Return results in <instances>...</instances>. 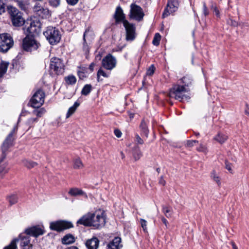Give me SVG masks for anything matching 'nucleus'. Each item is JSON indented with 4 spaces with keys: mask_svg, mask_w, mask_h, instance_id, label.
<instances>
[{
    "mask_svg": "<svg viewBox=\"0 0 249 249\" xmlns=\"http://www.w3.org/2000/svg\"><path fill=\"white\" fill-rule=\"evenodd\" d=\"M188 91V89H186L184 86L175 85L170 90L169 93V96L179 101H182L184 100H187L189 98L188 96L185 95V93Z\"/></svg>",
    "mask_w": 249,
    "mask_h": 249,
    "instance_id": "nucleus-3",
    "label": "nucleus"
},
{
    "mask_svg": "<svg viewBox=\"0 0 249 249\" xmlns=\"http://www.w3.org/2000/svg\"><path fill=\"white\" fill-rule=\"evenodd\" d=\"M13 141V132H12L8 135L3 143L2 145V150L3 152L6 151L8 147L12 145Z\"/></svg>",
    "mask_w": 249,
    "mask_h": 249,
    "instance_id": "nucleus-21",
    "label": "nucleus"
},
{
    "mask_svg": "<svg viewBox=\"0 0 249 249\" xmlns=\"http://www.w3.org/2000/svg\"><path fill=\"white\" fill-rule=\"evenodd\" d=\"M83 164L81 160L79 159H76L73 161V167L75 169H80L83 167Z\"/></svg>",
    "mask_w": 249,
    "mask_h": 249,
    "instance_id": "nucleus-37",
    "label": "nucleus"
},
{
    "mask_svg": "<svg viewBox=\"0 0 249 249\" xmlns=\"http://www.w3.org/2000/svg\"><path fill=\"white\" fill-rule=\"evenodd\" d=\"M225 164L226 169H227L231 173H232L233 170L232 169V164L227 160L225 161Z\"/></svg>",
    "mask_w": 249,
    "mask_h": 249,
    "instance_id": "nucleus-45",
    "label": "nucleus"
},
{
    "mask_svg": "<svg viewBox=\"0 0 249 249\" xmlns=\"http://www.w3.org/2000/svg\"><path fill=\"white\" fill-rule=\"evenodd\" d=\"M75 241L74 236L71 234H68L64 236L62 239V243L63 244H70Z\"/></svg>",
    "mask_w": 249,
    "mask_h": 249,
    "instance_id": "nucleus-23",
    "label": "nucleus"
},
{
    "mask_svg": "<svg viewBox=\"0 0 249 249\" xmlns=\"http://www.w3.org/2000/svg\"><path fill=\"white\" fill-rule=\"evenodd\" d=\"M140 221L141 227H142L143 231L145 232H147V221L145 220L142 219V218H141Z\"/></svg>",
    "mask_w": 249,
    "mask_h": 249,
    "instance_id": "nucleus-42",
    "label": "nucleus"
},
{
    "mask_svg": "<svg viewBox=\"0 0 249 249\" xmlns=\"http://www.w3.org/2000/svg\"><path fill=\"white\" fill-rule=\"evenodd\" d=\"M34 12L41 18H47L49 15V11L47 7L39 3L36 4L33 8Z\"/></svg>",
    "mask_w": 249,
    "mask_h": 249,
    "instance_id": "nucleus-15",
    "label": "nucleus"
},
{
    "mask_svg": "<svg viewBox=\"0 0 249 249\" xmlns=\"http://www.w3.org/2000/svg\"><path fill=\"white\" fill-rule=\"evenodd\" d=\"M18 242V239H14L10 243V244L5 246L3 249H17V243Z\"/></svg>",
    "mask_w": 249,
    "mask_h": 249,
    "instance_id": "nucleus-29",
    "label": "nucleus"
},
{
    "mask_svg": "<svg viewBox=\"0 0 249 249\" xmlns=\"http://www.w3.org/2000/svg\"><path fill=\"white\" fill-rule=\"evenodd\" d=\"M8 170L5 165H0V174H4L8 172Z\"/></svg>",
    "mask_w": 249,
    "mask_h": 249,
    "instance_id": "nucleus-47",
    "label": "nucleus"
},
{
    "mask_svg": "<svg viewBox=\"0 0 249 249\" xmlns=\"http://www.w3.org/2000/svg\"><path fill=\"white\" fill-rule=\"evenodd\" d=\"M198 142L196 140H188L187 141V145L188 147H192L194 146V143H198Z\"/></svg>",
    "mask_w": 249,
    "mask_h": 249,
    "instance_id": "nucleus-52",
    "label": "nucleus"
},
{
    "mask_svg": "<svg viewBox=\"0 0 249 249\" xmlns=\"http://www.w3.org/2000/svg\"><path fill=\"white\" fill-rule=\"evenodd\" d=\"M142 156V153L139 147H136L134 150L133 156L135 160H138Z\"/></svg>",
    "mask_w": 249,
    "mask_h": 249,
    "instance_id": "nucleus-35",
    "label": "nucleus"
},
{
    "mask_svg": "<svg viewBox=\"0 0 249 249\" xmlns=\"http://www.w3.org/2000/svg\"><path fill=\"white\" fill-rule=\"evenodd\" d=\"M45 93L41 89L37 90L33 95L30 100L31 105L33 107L38 108L44 102Z\"/></svg>",
    "mask_w": 249,
    "mask_h": 249,
    "instance_id": "nucleus-8",
    "label": "nucleus"
},
{
    "mask_svg": "<svg viewBox=\"0 0 249 249\" xmlns=\"http://www.w3.org/2000/svg\"><path fill=\"white\" fill-rule=\"evenodd\" d=\"M17 3L18 6L21 10L24 11H26L27 10L28 8V4L25 2L20 0H17Z\"/></svg>",
    "mask_w": 249,
    "mask_h": 249,
    "instance_id": "nucleus-38",
    "label": "nucleus"
},
{
    "mask_svg": "<svg viewBox=\"0 0 249 249\" xmlns=\"http://www.w3.org/2000/svg\"><path fill=\"white\" fill-rule=\"evenodd\" d=\"M88 249H97L99 246V240L96 237H93L88 240L86 243Z\"/></svg>",
    "mask_w": 249,
    "mask_h": 249,
    "instance_id": "nucleus-19",
    "label": "nucleus"
},
{
    "mask_svg": "<svg viewBox=\"0 0 249 249\" xmlns=\"http://www.w3.org/2000/svg\"><path fill=\"white\" fill-rule=\"evenodd\" d=\"M181 80L185 86H189L191 85L192 82V78L189 75H186L184 76Z\"/></svg>",
    "mask_w": 249,
    "mask_h": 249,
    "instance_id": "nucleus-31",
    "label": "nucleus"
},
{
    "mask_svg": "<svg viewBox=\"0 0 249 249\" xmlns=\"http://www.w3.org/2000/svg\"><path fill=\"white\" fill-rule=\"evenodd\" d=\"M155 71V68L154 65H152L150 66L148 69L147 71L146 74L148 75H152L154 74Z\"/></svg>",
    "mask_w": 249,
    "mask_h": 249,
    "instance_id": "nucleus-44",
    "label": "nucleus"
},
{
    "mask_svg": "<svg viewBox=\"0 0 249 249\" xmlns=\"http://www.w3.org/2000/svg\"><path fill=\"white\" fill-rule=\"evenodd\" d=\"M38 120L37 118H30L28 119V120L27 122V124L29 125H31L34 122H37Z\"/></svg>",
    "mask_w": 249,
    "mask_h": 249,
    "instance_id": "nucleus-54",
    "label": "nucleus"
},
{
    "mask_svg": "<svg viewBox=\"0 0 249 249\" xmlns=\"http://www.w3.org/2000/svg\"><path fill=\"white\" fill-rule=\"evenodd\" d=\"M91 89V85L87 84V85H85L84 87V88H83L82 91H81V93L83 95H87L90 93Z\"/></svg>",
    "mask_w": 249,
    "mask_h": 249,
    "instance_id": "nucleus-33",
    "label": "nucleus"
},
{
    "mask_svg": "<svg viewBox=\"0 0 249 249\" xmlns=\"http://www.w3.org/2000/svg\"><path fill=\"white\" fill-rule=\"evenodd\" d=\"M9 11L14 26L19 27L23 25L24 20L22 17L21 13L17 8L11 7L9 8Z\"/></svg>",
    "mask_w": 249,
    "mask_h": 249,
    "instance_id": "nucleus-6",
    "label": "nucleus"
},
{
    "mask_svg": "<svg viewBox=\"0 0 249 249\" xmlns=\"http://www.w3.org/2000/svg\"><path fill=\"white\" fill-rule=\"evenodd\" d=\"M105 222V217L102 212L101 213H89L79 219L77 223L99 229L104 226Z\"/></svg>",
    "mask_w": 249,
    "mask_h": 249,
    "instance_id": "nucleus-1",
    "label": "nucleus"
},
{
    "mask_svg": "<svg viewBox=\"0 0 249 249\" xmlns=\"http://www.w3.org/2000/svg\"><path fill=\"white\" fill-rule=\"evenodd\" d=\"M161 36L159 33H156L155 35L154 39L152 41L153 44L155 46L159 45L160 40Z\"/></svg>",
    "mask_w": 249,
    "mask_h": 249,
    "instance_id": "nucleus-39",
    "label": "nucleus"
},
{
    "mask_svg": "<svg viewBox=\"0 0 249 249\" xmlns=\"http://www.w3.org/2000/svg\"><path fill=\"white\" fill-rule=\"evenodd\" d=\"M78 76L80 79L83 78L85 77L84 73L82 71H78Z\"/></svg>",
    "mask_w": 249,
    "mask_h": 249,
    "instance_id": "nucleus-60",
    "label": "nucleus"
},
{
    "mask_svg": "<svg viewBox=\"0 0 249 249\" xmlns=\"http://www.w3.org/2000/svg\"><path fill=\"white\" fill-rule=\"evenodd\" d=\"M43 234V230L39 226H34L26 229L25 233H21L18 237L20 245L22 249H33V245L30 243V235L38 236Z\"/></svg>",
    "mask_w": 249,
    "mask_h": 249,
    "instance_id": "nucleus-2",
    "label": "nucleus"
},
{
    "mask_svg": "<svg viewBox=\"0 0 249 249\" xmlns=\"http://www.w3.org/2000/svg\"><path fill=\"white\" fill-rule=\"evenodd\" d=\"M197 151L202 152L203 153H206L207 152V147L202 144H200V146L197 148Z\"/></svg>",
    "mask_w": 249,
    "mask_h": 249,
    "instance_id": "nucleus-49",
    "label": "nucleus"
},
{
    "mask_svg": "<svg viewBox=\"0 0 249 249\" xmlns=\"http://www.w3.org/2000/svg\"><path fill=\"white\" fill-rule=\"evenodd\" d=\"M136 140L137 142L139 144H142L143 143V141L138 134L136 135Z\"/></svg>",
    "mask_w": 249,
    "mask_h": 249,
    "instance_id": "nucleus-55",
    "label": "nucleus"
},
{
    "mask_svg": "<svg viewBox=\"0 0 249 249\" xmlns=\"http://www.w3.org/2000/svg\"><path fill=\"white\" fill-rule=\"evenodd\" d=\"M231 245L232 246V248L233 249H238L237 247H236V246L235 245V244L234 243L232 242Z\"/></svg>",
    "mask_w": 249,
    "mask_h": 249,
    "instance_id": "nucleus-64",
    "label": "nucleus"
},
{
    "mask_svg": "<svg viewBox=\"0 0 249 249\" xmlns=\"http://www.w3.org/2000/svg\"><path fill=\"white\" fill-rule=\"evenodd\" d=\"M45 112L46 110L43 107L39 109H35L33 111V113L36 115L38 117H41Z\"/></svg>",
    "mask_w": 249,
    "mask_h": 249,
    "instance_id": "nucleus-34",
    "label": "nucleus"
},
{
    "mask_svg": "<svg viewBox=\"0 0 249 249\" xmlns=\"http://www.w3.org/2000/svg\"><path fill=\"white\" fill-rule=\"evenodd\" d=\"M7 199L11 205L16 203L18 201V197L15 195H12L9 196Z\"/></svg>",
    "mask_w": 249,
    "mask_h": 249,
    "instance_id": "nucleus-36",
    "label": "nucleus"
},
{
    "mask_svg": "<svg viewBox=\"0 0 249 249\" xmlns=\"http://www.w3.org/2000/svg\"><path fill=\"white\" fill-rule=\"evenodd\" d=\"M245 113L247 115L249 116V106L247 105V109L245 110Z\"/></svg>",
    "mask_w": 249,
    "mask_h": 249,
    "instance_id": "nucleus-62",
    "label": "nucleus"
},
{
    "mask_svg": "<svg viewBox=\"0 0 249 249\" xmlns=\"http://www.w3.org/2000/svg\"><path fill=\"white\" fill-rule=\"evenodd\" d=\"M13 141V132H12L8 135L3 143L2 145V150L3 152L6 151L8 147L12 145Z\"/></svg>",
    "mask_w": 249,
    "mask_h": 249,
    "instance_id": "nucleus-20",
    "label": "nucleus"
},
{
    "mask_svg": "<svg viewBox=\"0 0 249 249\" xmlns=\"http://www.w3.org/2000/svg\"><path fill=\"white\" fill-rule=\"evenodd\" d=\"M40 44L32 36H27L23 40L22 46L26 51H32L36 50Z\"/></svg>",
    "mask_w": 249,
    "mask_h": 249,
    "instance_id": "nucleus-10",
    "label": "nucleus"
},
{
    "mask_svg": "<svg viewBox=\"0 0 249 249\" xmlns=\"http://www.w3.org/2000/svg\"><path fill=\"white\" fill-rule=\"evenodd\" d=\"M211 9L215 13L217 17H220V12L215 4L213 3L211 5Z\"/></svg>",
    "mask_w": 249,
    "mask_h": 249,
    "instance_id": "nucleus-43",
    "label": "nucleus"
},
{
    "mask_svg": "<svg viewBox=\"0 0 249 249\" xmlns=\"http://www.w3.org/2000/svg\"><path fill=\"white\" fill-rule=\"evenodd\" d=\"M79 105L80 104L79 103L77 102H75L74 105L69 108L67 113L66 118H68L72 115L75 112Z\"/></svg>",
    "mask_w": 249,
    "mask_h": 249,
    "instance_id": "nucleus-24",
    "label": "nucleus"
},
{
    "mask_svg": "<svg viewBox=\"0 0 249 249\" xmlns=\"http://www.w3.org/2000/svg\"><path fill=\"white\" fill-rule=\"evenodd\" d=\"M113 17L115 19L116 23L121 21L124 23V21L126 20L125 19V15L123 12V9L120 6L117 7Z\"/></svg>",
    "mask_w": 249,
    "mask_h": 249,
    "instance_id": "nucleus-17",
    "label": "nucleus"
},
{
    "mask_svg": "<svg viewBox=\"0 0 249 249\" xmlns=\"http://www.w3.org/2000/svg\"><path fill=\"white\" fill-rule=\"evenodd\" d=\"M79 0H66L67 3L71 5H75Z\"/></svg>",
    "mask_w": 249,
    "mask_h": 249,
    "instance_id": "nucleus-56",
    "label": "nucleus"
},
{
    "mask_svg": "<svg viewBox=\"0 0 249 249\" xmlns=\"http://www.w3.org/2000/svg\"><path fill=\"white\" fill-rule=\"evenodd\" d=\"M140 128L142 133L147 137L148 136L149 130L147 128V125L144 120H142L140 124Z\"/></svg>",
    "mask_w": 249,
    "mask_h": 249,
    "instance_id": "nucleus-27",
    "label": "nucleus"
},
{
    "mask_svg": "<svg viewBox=\"0 0 249 249\" xmlns=\"http://www.w3.org/2000/svg\"><path fill=\"white\" fill-rule=\"evenodd\" d=\"M69 194L71 196H86L85 193L81 189L77 188H71L68 192Z\"/></svg>",
    "mask_w": 249,
    "mask_h": 249,
    "instance_id": "nucleus-22",
    "label": "nucleus"
},
{
    "mask_svg": "<svg viewBox=\"0 0 249 249\" xmlns=\"http://www.w3.org/2000/svg\"><path fill=\"white\" fill-rule=\"evenodd\" d=\"M179 6V2L177 0H168L166 7L162 15V18L169 16L177 11Z\"/></svg>",
    "mask_w": 249,
    "mask_h": 249,
    "instance_id": "nucleus-12",
    "label": "nucleus"
},
{
    "mask_svg": "<svg viewBox=\"0 0 249 249\" xmlns=\"http://www.w3.org/2000/svg\"><path fill=\"white\" fill-rule=\"evenodd\" d=\"M35 22H31L30 23V27H28V29H27V30L29 33L32 34L36 31L35 29H33L34 28H35Z\"/></svg>",
    "mask_w": 249,
    "mask_h": 249,
    "instance_id": "nucleus-50",
    "label": "nucleus"
},
{
    "mask_svg": "<svg viewBox=\"0 0 249 249\" xmlns=\"http://www.w3.org/2000/svg\"><path fill=\"white\" fill-rule=\"evenodd\" d=\"M65 249H78L77 247L72 246L68 247V248H66Z\"/></svg>",
    "mask_w": 249,
    "mask_h": 249,
    "instance_id": "nucleus-63",
    "label": "nucleus"
},
{
    "mask_svg": "<svg viewBox=\"0 0 249 249\" xmlns=\"http://www.w3.org/2000/svg\"><path fill=\"white\" fill-rule=\"evenodd\" d=\"M23 164L29 168L34 167L36 165V162L28 160H23Z\"/></svg>",
    "mask_w": 249,
    "mask_h": 249,
    "instance_id": "nucleus-40",
    "label": "nucleus"
},
{
    "mask_svg": "<svg viewBox=\"0 0 249 249\" xmlns=\"http://www.w3.org/2000/svg\"><path fill=\"white\" fill-rule=\"evenodd\" d=\"M65 80L69 85H74L76 82V78L74 75H70L65 77Z\"/></svg>",
    "mask_w": 249,
    "mask_h": 249,
    "instance_id": "nucleus-28",
    "label": "nucleus"
},
{
    "mask_svg": "<svg viewBox=\"0 0 249 249\" xmlns=\"http://www.w3.org/2000/svg\"><path fill=\"white\" fill-rule=\"evenodd\" d=\"M44 35L52 45L58 43L61 39V35L59 31L55 27L50 26L44 32Z\"/></svg>",
    "mask_w": 249,
    "mask_h": 249,
    "instance_id": "nucleus-4",
    "label": "nucleus"
},
{
    "mask_svg": "<svg viewBox=\"0 0 249 249\" xmlns=\"http://www.w3.org/2000/svg\"><path fill=\"white\" fill-rule=\"evenodd\" d=\"M228 139V137L225 135L219 133L214 138V139L220 143H224Z\"/></svg>",
    "mask_w": 249,
    "mask_h": 249,
    "instance_id": "nucleus-26",
    "label": "nucleus"
},
{
    "mask_svg": "<svg viewBox=\"0 0 249 249\" xmlns=\"http://www.w3.org/2000/svg\"><path fill=\"white\" fill-rule=\"evenodd\" d=\"M5 4L1 1H0V15L5 12Z\"/></svg>",
    "mask_w": 249,
    "mask_h": 249,
    "instance_id": "nucleus-53",
    "label": "nucleus"
},
{
    "mask_svg": "<svg viewBox=\"0 0 249 249\" xmlns=\"http://www.w3.org/2000/svg\"><path fill=\"white\" fill-rule=\"evenodd\" d=\"M211 178L218 184V186H220L221 184L220 178L216 174L215 171L213 170L211 173Z\"/></svg>",
    "mask_w": 249,
    "mask_h": 249,
    "instance_id": "nucleus-30",
    "label": "nucleus"
},
{
    "mask_svg": "<svg viewBox=\"0 0 249 249\" xmlns=\"http://www.w3.org/2000/svg\"><path fill=\"white\" fill-rule=\"evenodd\" d=\"M50 227L52 230L60 232L72 228L73 225L69 221L59 220L51 222Z\"/></svg>",
    "mask_w": 249,
    "mask_h": 249,
    "instance_id": "nucleus-9",
    "label": "nucleus"
},
{
    "mask_svg": "<svg viewBox=\"0 0 249 249\" xmlns=\"http://www.w3.org/2000/svg\"><path fill=\"white\" fill-rule=\"evenodd\" d=\"M130 18L137 21H141L144 16L142 8L135 3L130 5Z\"/></svg>",
    "mask_w": 249,
    "mask_h": 249,
    "instance_id": "nucleus-11",
    "label": "nucleus"
},
{
    "mask_svg": "<svg viewBox=\"0 0 249 249\" xmlns=\"http://www.w3.org/2000/svg\"><path fill=\"white\" fill-rule=\"evenodd\" d=\"M12 37L8 34H0V52H6L13 45Z\"/></svg>",
    "mask_w": 249,
    "mask_h": 249,
    "instance_id": "nucleus-5",
    "label": "nucleus"
},
{
    "mask_svg": "<svg viewBox=\"0 0 249 249\" xmlns=\"http://www.w3.org/2000/svg\"><path fill=\"white\" fill-rule=\"evenodd\" d=\"M50 68L57 75L62 74L64 72V65L58 58L53 57L51 59Z\"/></svg>",
    "mask_w": 249,
    "mask_h": 249,
    "instance_id": "nucleus-7",
    "label": "nucleus"
},
{
    "mask_svg": "<svg viewBox=\"0 0 249 249\" xmlns=\"http://www.w3.org/2000/svg\"><path fill=\"white\" fill-rule=\"evenodd\" d=\"M159 183L162 185H165L166 182L165 180L163 179V177L162 176L160 177V180H159Z\"/></svg>",
    "mask_w": 249,
    "mask_h": 249,
    "instance_id": "nucleus-58",
    "label": "nucleus"
},
{
    "mask_svg": "<svg viewBox=\"0 0 249 249\" xmlns=\"http://www.w3.org/2000/svg\"><path fill=\"white\" fill-rule=\"evenodd\" d=\"M162 211L166 217H169L171 216V210L169 208L166 206H163Z\"/></svg>",
    "mask_w": 249,
    "mask_h": 249,
    "instance_id": "nucleus-41",
    "label": "nucleus"
},
{
    "mask_svg": "<svg viewBox=\"0 0 249 249\" xmlns=\"http://www.w3.org/2000/svg\"><path fill=\"white\" fill-rule=\"evenodd\" d=\"M123 25L126 31V40L127 41H133L136 36L135 25L130 23L127 20L124 21Z\"/></svg>",
    "mask_w": 249,
    "mask_h": 249,
    "instance_id": "nucleus-13",
    "label": "nucleus"
},
{
    "mask_svg": "<svg viewBox=\"0 0 249 249\" xmlns=\"http://www.w3.org/2000/svg\"><path fill=\"white\" fill-rule=\"evenodd\" d=\"M121 239L119 237H116L107 245V249H120L122 245L121 244Z\"/></svg>",
    "mask_w": 249,
    "mask_h": 249,
    "instance_id": "nucleus-18",
    "label": "nucleus"
},
{
    "mask_svg": "<svg viewBox=\"0 0 249 249\" xmlns=\"http://www.w3.org/2000/svg\"><path fill=\"white\" fill-rule=\"evenodd\" d=\"M114 134L117 138H120L122 136V132L119 129H115Z\"/></svg>",
    "mask_w": 249,
    "mask_h": 249,
    "instance_id": "nucleus-57",
    "label": "nucleus"
},
{
    "mask_svg": "<svg viewBox=\"0 0 249 249\" xmlns=\"http://www.w3.org/2000/svg\"><path fill=\"white\" fill-rule=\"evenodd\" d=\"M49 2L53 6L57 7L59 5L60 0H49Z\"/></svg>",
    "mask_w": 249,
    "mask_h": 249,
    "instance_id": "nucleus-46",
    "label": "nucleus"
},
{
    "mask_svg": "<svg viewBox=\"0 0 249 249\" xmlns=\"http://www.w3.org/2000/svg\"><path fill=\"white\" fill-rule=\"evenodd\" d=\"M93 33L89 29H87L83 35V50L86 52L89 51L88 44H89L93 39Z\"/></svg>",
    "mask_w": 249,
    "mask_h": 249,
    "instance_id": "nucleus-16",
    "label": "nucleus"
},
{
    "mask_svg": "<svg viewBox=\"0 0 249 249\" xmlns=\"http://www.w3.org/2000/svg\"><path fill=\"white\" fill-rule=\"evenodd\" d=\"M95 65V64L94 63H91L89 66V69L91 72L93 71Z\"/></svg>",
    "mask_w": 249,
    "mask_h": 249,
    "instance_id": "nucleus-59",
    "label": "nucleus"
},
{
    "mask_svg": "<svg viewBox=\"0 0 249 249\" xmlns=\"http://www.w3.org/2000/svg\"><path fill=\"white\" fill-rule=\"evenodd\" d=\"M227 23L231 26L234 27L237 26L238 25V23L236 21L231 18L227 20Z\"/></svg>",
    "mask_w": 249,
    "mask_h": 249,
    "instance_id": "nucleus-51",
    "label": "nucleus"
},
{
    "mask_svg": "<svg viewBox=\"0 0 249 249\" xmlns=\"http://www.w3.org/2000/svg\"><path fill=\"white\" fill-rule=\"evenodd\" d=\"M101 76H103L104 77H108V75L107 74V73L104 71L102 68H100L97 74V81L98 82H100V81H102V79H100Z\"/></svg>",
    "mask_w": 249,
    "mask_h": 249,
    "instance_id": "nucleus-32",
    "label": "nucleus"
},
{
    "mask_svg": "<svg viewBox=\"0 0 249 249\" xmlns=\"http://www.w3.org/2000/svg\"><path fill=\"white\" fill-rule=\"evenodd\" d=\"M161 220H162V222L165 224L166 227H167V224H168L167 220L164 217H162Z\"/></svg>",
    "mask_w": 249,
    "mask_h": 249,
    "instance_id": "nucleus-61",
    "label": "nucleus"
},
{
    "mask_svg": "<svg viewBox=\"0 0 249 249\" xmlns=\"http://www.w3.org/2000/svg\"><path fill=\"white\" fill-rule=\"evenodd\" d=\"M8 65L9 63L4 61L1 62L0 64V77L6 73Z\"/></svg>",
    "mask_w": 249,
    "mask_h": 249,
    "instance_id": "nucleus-25",
    "label": "nucleus"
},
{
    "mask_svg": "<svg viewBox=\"0 0 249 249\" xmlns=\"http://www.w3.org/2000/svg\"><path fill=\"white\" fill-rule=\"evenodd\" d=\"M203 13L205 16H207L209 14V10L205 2H203Z\"/></svg>",
    "mask_w": 249,
    "mask_h": 249,
    "instance_id": "nucleus-48",
    "label": "nucleus"
},
{
    "mask_svg": "<svg viewBox=\"0 0 249 249\" xmlns=\"http://www.w3.org/2000/svg\"><path fill=\"white\" fill-rule=\"evenodd\" d=\"M116 59L111 54H108L102 61L103 67L107 70H111L114 69L116 67Z\"/></svg>",
    "mask_w": 249,
    "mask_h": 249,
    "instance_id": "nucleus-14",
    "label": "nucleus"
}]
</instances>
